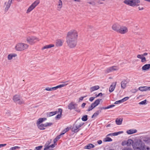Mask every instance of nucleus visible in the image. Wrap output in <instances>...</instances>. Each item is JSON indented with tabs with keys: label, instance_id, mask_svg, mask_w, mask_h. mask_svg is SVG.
Instances as JSON below:
<instances>
[{
	"label": "nucleus",
	"instance_id": "2eb2a0df",
	"mask_svg": "<svg viewBox=\"0 0 150 150\" xmlns=\"http://www.w3.org/2000/svg\"><path fill=\"white\" fill-rule=\"evenodd\" d=\"M137 130L136 129H130L127 130V133L128 134H131L137 132Z\"/></svg>",
	"mask_w": 150,
	"mask_h": 150
},
{
	"label": "nucleus",
	"instance_id": "79ce46f5",
	"mask_svg": "<svg viewBox=\"0 0 150 150\" xmlns=\"http://www.w3.org/2000/svg\"><path fill=\"white\" fill-rule=\"evenodd\" d=\"M94 108L91 104V106L89 107L88 109L87 110V111H90L91 110L93 109H94Z\"/></svg>",
	"mask_w": 150,
	"mask_h": 150
},
{
	"label": "nucleus",
	"instance_id": "c03bdc74",
	"mask_svg": "<svg viewBox=\"0 0 150 150\" xmlns=\"http://www.w3.org/2000/svg\"><path fill=\"white\" fill-rule=\"evenodd\" d=\"M99 115L98 113V112L96 111L92 116L91 118H94L95 117H96L97 115Z\"/></svg>",
	"mask_w": 150,
	"mask_h": 150
},
{
	"label": "nucleus",
	"instance_id": "f8f14e48",
	"mask_svg": "<svg viewBox=\"0 0 150 150\" xmlns=\"http://www.w3.org/2000/svg\"><path fill=\"white\" fill-rule=\"evenodd\" d=\"M64 41L60 39H58L56 41V45L57 46H61L64 43Z\"/></svg>",
	"mask_w": 150,
	"mask_h": 150
},
{
	"label": "nucleus",
	"instance_id": "9d476101",
	"mask_svg": "<svg viewBox=\"0 0 150 150\" xmlns=\"http://www.w3.org/2000/svg\"><path fill=\"white\" fill-rule=\"evenodd\" d=\"M120 27V25L119 24L115 23L112 26V29L113 30L118 33Z\"/></svg>",
	"mask_w": 150,
	"mask_h": 150
},
{
	"label": "nucleus",
	"instance_id": "f704fd0d",
	"mask_svg": "<svg viewBox=\"0 0 150 150\" xmlns=\"http://www.w3.org/2000/svg\"><path fill=\"white\" fill-rule=\"evenodd\" d=\"M60 112L61 113H62V110L61 108H59L58 109V110H57L54 111V112L55 113V115L57 113L60 114Z\"/></svg>",
	"mask_w": 150,
	"mask_h": 150
},
{
	"label": "nucleus",
	"instance_id": "2f4dec72",
	"mask_svg": "<svg viewBox=\"0 0 150 150\" xmlns=\"http://www.w3.org/2000/svg\"><path fill=\"white\" fill-rule=\"evenodd\" d=\"M101 100V99H98L95 100L93 103L97 106L100 104V102Z\"/></svg>",
	"mask_w": 150,
	"mask_h": 150
},
{
	"label": "nucleus",
	"instance_id": "6e6552de",
	"mask_svg": "<svg viewBox=\"0 0 150 150\" xmlns=\"http://www.w3.org/2000/svg\"><path fill=\"white\" fill-rule=\"evenodd\" d=\"M128 32L127 28L125 26H121L118 33L121 34H124Z\"/></svg>",
	"mask_w": 150,
	"mask_h": 150
},
{
	"label": "nucleus",
	"instance_id": "a878e982",
	"mask_svg": "<svg viewBox=\"0 0 150 150\" xmlns=\"http://www.w3.org/2000/svg\"><path fill=\"white\" fill-rule=\"evenodd\" d=\"M62 2L61 0H59L58 1V10L59 11L62 6Z\"/></svg>",
	"mask_w": 150,
	"mask_h": 150
},
{
	"label": "nucleus",
	"instance_id": "e433bc0d",
	"mask_svg": "<svg viewBox=\"0 0 150 150\" xmlns=\"http://www.w3.org/2000/svg\"><path fill=\"white\" fill-rule=\"evenodd\" d=\"M67 85V84H62L58 85L56 86L57 89L59 88H60L62 87H63L65 86L66 85Z\"/></svg>",
	"mask_w": 150,
	"mask_h": 150
},
{
	"label": "nucleus",
	"instance_id": "338daca9",
	"mask_svg": "<svg viewBox=\"0 0 150 150\" xmlns=\"http://www.w3.org/2000/svg\"><path fill=\"white\" fill-rule=\"evenodd\" d=\"M86 105V103H83L81 105V107L83 108L85 106V105Z\"/></svg>",
	"mask_w": 150,
	"mask_h": 150
},
{
	"label": "nucleus",
	"instance_id": "a19ab883",
	"mask_svg": "<svg viewBox=\"0 0 150 150\" xmlns=\"http://www.w3.org/2000/svg\"><path fill=\"white\" fill-rule=\"evenodd\" d=\"M42 146H40L35 148L34 150H41V149L42 148Z\"/></svg>",
	"mask_w": 150,
	"mask_h": 150
},
{
	"label": "nucleus",
	"instance_id": "c85d7f7f",
	"mask_svg": "<svg viewBox=\"0 0 150 150\" xmlns=\"http://www.w3.org/2000/svg\"><path fill=\"white\" fill-rule=\"evenodd\" d=\"M88 116L87 115H84L82 117L81 120L83 121H86L88 119Z\"/></svg>",
	"mask_w": 150,
	"mask_h": 150
},
{
	"label": "nucleus",
	"instance_id": "09e8293b",
	"mask_svg": "<svg viewBox=\"0 0 150 150\" xmlns=\"http://www.w3.org/2000/svg\"><path fill=\"white\" fill-rule=\"evenodd\" d=\"M48 146L49 149H51V150L55 146V144H52V145H51L50 146Z\"/></svg>",
	"mask_w": 150,
	"mask_h": 150
},
{
	"label": "nucleus",
	"instance_id": "bb28decb",
	"mask_svg": "<svg viewBox=\"0 0 150 150\" xmlns=\"http://www.w3.org/2000/svg\"><path fill=\"white\" fill-rule=\"evenodd\" d=\"M112 139L109 137H107L104 139L103 141L105 142H110L112 141Z\"/></svg>",
	"mask_w": 150,
	"mask_h": 150
},
{
	"label": "nucleus",
	"instance_id": "39448f33",
	"mask_svg": "<svg viewBox=\"0 0 150 150\" xmlns=\"http://www.w3.org/2000/svg\"><path fill=\"white\" fill-rule=\"evenodd\" d=\"M39 40V39L35 36H29L27 38V42L31 45L35 43Z\"/></svg>",
	"mask_w": 150,
	"mask_h": 150
},
{
	"label": "nucleus",
	"instance_id": "6ab92c4d",
	"mask_svg": "<svg viewBox=\"0 0 150 150\" xmlns=\"http://www.w3.org/2000/svg\"><path fill=\"white\" fill-rule=\"evenodd\" d=\"M100 88L98 86H93L90 88V91L91 92L99 89Z\"/></svg>",
	"mask_w": 150,
	"mask_h": 150
},
{
	"label": "nucleus",
	"instance_id": "f03ea898",
	"mask_svg": "<svg viewBox=\"0 0 150 150\" xmlns=\"http://www.w3.org/2000/svg\"><path fill=\"white\" fill-rule=\"evenodd\" d=\"M132 146L134 150H150V148L148 147L145 149V144L141 140L135 142L133 144Z\"/></svg>",
	"mask_w": 150,
	"mask_h": 150
},
{
	"label": "nucleus",
	"instance_id": "f3484780",
	"mask_svg": "<svg viewBox=\"0 0 150 150\" xmlns=\"http://www.w3.org/2000/svg\"><path fill=\"white\" fill-rule=\"evenodd\" d=\"M137 57L141 59L142 62H144L146 61L145 57L142 54H138L137 56Z\"/></svg>",
	"mask_w": 150,
	"mask_h": 150
},
{
	"label": "nucleus",
	"instance_id": "ea45409f",
	"mask_svg": "<svg viewBox=\"0 0 150 150\" xmlns=\"http://www.w3.org/2000/svg\"><path fill=\"white\" fill-rule=\"evenodd\" d=\"M24 47H15L16 50L17 51H21L25 49Z\"/></svg>",
	"mask_w": 150,
	"mask_h": 150
},
{
	"label": "nucleus",
	"instance_id": "c756f323",
	"mask_svg": "<svg viewBox=\"0 0 150 150\" xmlns=\"http://www.w3.org/2000/svg\"><path fill=\"white\" fill-rule=\"evenodd\" d=\"M47 115L48 117H50L52 116L55 115L54 112V111H52L47 113Z\"/></svg>",
	"mask_w": 150,
	"mask_h": 150
},
{
	"label": "nucleus",
	"instance_id": "a211bd4d",
	"mask_svg": "<svg viewBox=\"0 0 150 150\" xmlns=\"http://www.w3.org/2000/svg\"><path fill=\"white\" fill-rule=\"evenodd\" d=\"M122 118H117L115 120V122L117 125H120L122 124Z\"/></svg>",
	"mask_w": 150,
	"mask_h": 150
},
{
	"label": "nucleus",
	"instance_id": "f257e3e1",
	"mask_svg": "<svg viewBox=\"0 0 150 150\" xmlns=\"http://www.w3.org/2000/svg\"><path fill=\"white\" fill-rule=\"evenodd\" d=\"M78 36L76 31L72 30L67 33L66 37L67 42L70 47H75L76 45V38Z\"/></svg>",
	"mask_w": 150,
	"mask_h": 150
},
{
	"label": "nucleus",
	"instance_id": "aec40b11",
	"mask_svg": "<svg viewBox=\"0 0 150 150\" xmlns=\"http://www.w3.org/2000/svg\"><path fill=\"white\" fill-rule=\"evenodd\" d=\"M150 68V64H147L144 65L142 68V69L143 70H146Z\"/></svg>",
	"mask_w": 150,
	"mask_h": 150
},
{
	"label": "nucleus",
	"instance_id": "cd10ccee",
	"mask_svg": "<svg viewBox=\"0 0 150 150\" xmlns=\"http://www.w3.org/2000/svg\"><path fill=\"white\" fill-rule=\"evenodd\" d=\"M133 143V141L131 139H129L127 142V146H130L131 144L132 145H133V144H132V143Z\"/></svg>",
	"mask_w": 150,
	"mask_h": 150
},
{
	"label": "nucleus",
	"instance_id": "5701e85b",
	"mask_svg": "<svg viewBox=\"0 0 150 150\" xmlns=\"http://www.w3.org/2000/svg\"><path fill=\"white\" fill-rule=\"evenodd\" d=\"M37 125L38 128L40 130H43L45 129V127L44 125V124H38Z\"/></svg>",
	"mask_w": 150,
	"mask_h": 150
},
{
	"label": "nucleus",
	"instance_id": "7c9ffc66",
	"mask_svg": "<svg viewBox=\"0 0 150 150\" xmlns=\"http://www.w3.org/2000/svg\"><path fill=\"white\" fill-rule=\"evenodd\" d=\"M101 100V99H98L95 100L93 103L97 106L100 104V102Z\"/></svg>",
	"mask_w": 150,
	"mask_h": 150
},
{
	"label": "nucleus",
	"instance_id": "864d4df0",
	"mask_svg": "<svg viewBox=\"0 0 150 150\" xmlns=\"http://www.w3.org/2000/svg\"><path fill=\"white\" fill-rule=\"evenodd\" d=\"M51 91L56 90L57 89L56 86L55 87L51 88Z\"/></svg>",
	"mask_w": 150,
	"mask_h": 150
},
{
	"label": "nucleus",
	"instance_id": "1a4fd4ad",
	"mask_svg": "<svg viewBox=\"0 0 150 150\" xmlns=\"http://www.w3.org/2000/svg\"><path fill=\"white\" fill-rule=\"evenodd\" d=\"M117 69V66H112L107 69L106 70V72L107 73H109L111 72L116 71Z\"/></svg>",
	"mask_w": 150,
	"mask_h": 150
},
{
	"label": "nucleus",
	"instance_id": "5fc2aeb1",
	"mask_svg": "<svg viewBox=\"0 0 150 150\" xmlns=\"http://www.w3.org/2000/svg\"><path fill=\"white\" fill-rule=\"evenodd\" d=\"M44 150H51V149H50L48 146H46L44 149Z\"/></svg>",
	"mask_w": 150,
	"mask_h": 150
},
{
	"label": "nucleus",
	"instance_id": "ddd939ff",
	"mask_svg": "<svg viewBox=\"0 0 150 150\" xmlns=\"http://www.w3.org/2000/svg\"><path fill=\"white\" fill-rule=\"evenodd\" d=\"M128 83V81L127 80H123L121 82V87L122 88L124 89L126 86V85Z\"/></svg>",
	"mask_w": 150,
	"mask_h": 150
},
{
	"label": "nucleus",
	"instance_id": "4be33fe9",
	"mask_svg": "<svg viewBox=\"0 0 150 150\" xmlns=\"http://www.w3.org/2000/svg\"><path fill=\"white\" fill-rule=\"evenodd\" d=\"M95 147V146L91 144H89L85 146L84 148L87 149H90L91 148H93Z\"/></svg>",
	"mask_w": 150,
	"mask_h": 150
},
{
	"label": "nucleus",
	"instance_id": "72a5a7b5",
	"mask_svg": "<svg viewBox=\"0 0 150 150\" xmlns=\"http://www.w3.org/2000/svg\"><path fill=\"white\" fill-rule=\"evenodd\" d=\"M123 133V132L122 131H121L113 133L112 134H113V136H116L118 135L119 134Z\"/></svg>",
	"mask_w": 150,
	"mask_h": 150
},
{
	"label": "nucleus",
	"instance_id": "603ef678",
	"mask_svg": "<svg viewBox=\"0 0 150 150\" xmlns=\"http://www.w3.org/2000/svg\"><path fill=\"white\" fill-rule=\"evenodd\" d=\"M103 95V94L101 93H99L98 94L96 95V97H97L99 96H102Z\"/></svg>",
	"mask_w": 150,
	"mask_h": 150
},
{
	"label": "nucleus",
	"instance_id": "13d9d810",
	"mask_svg": "<svg viewBox=\"0 0 150 150\" xmlns=\"http://www.w3.org/2000/svg\"><path fill=\"white\" fill-rule=\"evenodd\" d=\"M66 132V131H65V130H64L62 132H61L60 134V135H64L65 133Z\"/></svg>",
	"mask_w": 150,
	"mask_h": 150
},
{
	"label": "nucleus",
	"instance_id": "393cba45",
	"mask_svg": "<svg viewBox=\"0 0 150 150\" xmlns=\"http://www.w3.org/2000/svg\"><path fill=\"white\" fill-rule=\"evenodd\" d=\"M35 7L32 4L28 8L27 11L26 13H28L32 11L34 8Z\"/></svg>",
	"mask_w": 150,
	"mask_h": 150
},
{
	"label": "nucleus",
	"instance_id": "bf43d9fd",
	"mask_svg": "<svg viewBox=\"0 0 150 150\" xmlns=\"http://www.w3.org/2000/svg\"><path fill=\"white\" fill-rule=\"evenodd\" d=\"M83 96H81V97L79 98V102H81V101H82L83 100Z\"/></svg>",
	"mask_w": 150,
	"mask_h": 150
},
{
	"label": "nucleus",
	"instance_id": "0e129e2a",
	"mask_svg": "<svg viewBox=\"0 0 150 150\" xmlns=\"http://www.w3.org/2000/svg\"><path fill=\"white\" fill-rule=\"evenodd\" d=\"M6 144H0V147L1 148L5 146L6 145Z\"/></svg>",
	"mask_w": 150,
	"mask_h": 150
},
{
	"label": "nucleus",
	"instance_id": "774afa93",
	"mask_svg": "<svg viewBox=\"0 0 150 150\" xmlns=\"http://www.w3.org/2000/svg\"><path fill=\"white\" fill-rule=\"evenodd\" d=\"M91 105H93V107L94 108L97 106L95 104H94V103H92L91 104Z\"/></svg>",
	"mask_w": 150,
	"mask_h": 150
},
{
	"label": "nucleus",
	"instance_id": "69168bd1",
	"mask_svg": "<svg viewBox=\"0 0 150 150\" xmlns=\"http://www.w3.org/2000/svg\"><path fill=\"white\" fill-rule=\"evenodd\" d=\"M99 108L102 110L103 109H107V107H101Z\"/></svg>",
	"mask_w": 150,
	"mask_h": 150
},
{
	"label": "nucleus",
	"instance_id": "de8ad7c7",
	"mask_svg": "<svg viewBox=\"0 0 150 150\" xmlns=\"http://www.w3.org/2000/svg\"><path fill=\"white\" fill-rule=\"evenodd\" d=\"M10 6L11 5H10L8 4H7L6 7L5 8V11H7L8 10Z\"/></svg>",
	"mask_w": 150,
	"mask_h": 150
},
{
	"label": "nucleus",
	"instance_id": "052dcab7",
	"mask_svg": "<svg viewBox=\"0 0 150 150\" xmlns=\"http://www.w3.org/2000/svg\"><path fill=\"white\" fill-rule=\"evenodd\" d=\"M102 141L101 140H98L97 141V142L99 144H100L102 143Z\"/></svg>",
	"mask_w": 150,
	"mask_h": 150
},
{
	"label": "nucleus",
	"instance_id": "423d86ee",
	"mask_svg": "<svg viewBox=\"0 0 150 150\" xmlns=\"http://www.w3.org/2000/svg\"><path fill=\"white\" fill-rule=\"evenodd\" d=\"M13 100L16 103L21 104L23 103V101L20 96L17 95H15L13 97Z\"/></svg>",
	"mask_w": 150,
	"mask_h": 150
},
{
	"label": "nucleus",
	"instance_id": "4c0bfd02",
	"mask_svg": "<svg viewBox=\"0 0 150 150\" xmlns=\"http://www.w3.org/2000/svg\"><path fill=\"white\" fill-rule=\"evenodd\" d=\"M52 124V123L51 122H46L44 124V126L45 127L48 126H50Z\"/></svg>",
	"mask_w": 150,
	"mask_h": 150
},
{
	"label": "nucleus",
	"instance_id": "680f3d73",
	"mask_svg": "<svg viewBox=\"0 0 150 150\" xmlns=\"http://www.w3.org/2000/svg\"><path fill=\"white\" fill-rule=\"evenodd\" d=\"M45 90L48 91H51V88L49 87H47L45 89Z\"/></svg>",
	"mask_w": 150,
	"mask_h": 150
},
{
	"label": "nucleus",
	"instance_id": "b1692460",
	"mask_svg": "<svg viewBox=\"0 0 150 150\" xmlns=\"http://www.w3.org/2000/svg\"><path fill=\"white\" fill-rule=\"evenodd\" d=\"M17 55L16 54H9L8 56V60H11L13 57H15Z\"/></svg>",
	"mask_w": 150,
	"mask_h": 150
},
{
	"label": "nucleus",
	"instance_id": "20e7f679",
	"mask_svg": "<svg viewBox=\"0 0 150 150\" xmlns=\"http://www.w3.org/2000/svg\"><path fill=\"white\" fill-rule=\"evenodd\" d=\"M79 120H80V118L76 120L75 124L74 125L72 128V131H74L75 132H78L79 130V128L82 126L84 124V123L82 122H81L79 124H76Z\"/></svg>",
	"mask_w": 150,
	"mask_h": 150
},
{
	"label": "nucleus",
	"instance_id": "412c9836",
	"mask_svg": "<svg viewBox=\"0 0 150 150\" xmlns=\"http://www.w3.org/2000/svg\"><path fill=\"white\" fill-rule=\"evenodd\" d=\"M28 46L27 44L20 43L17 44L15 47H28Z\"/></svg>",
	"mask_w": 150,
	"mask_h": 150
},
{
	"label": "nucleus",
	"instance_id": "4468645a",
	"mask_svg": "<svg viewBox=\"0 0 150 150\" xmlns=\"http://www.w3.org/2000/svg\"><path fill=\"white\" fill-rule=\"evenodd\" d=\"M116 82H113L109 88V91L110 92H112L114 91L116 85Z\"/></svg>",
	"mask_w": 150,
	"mask_h": 150
},
{
	"label": "nucleus",
	"instance_id": "49530a36",
	"mask_svg": "<svg viewBox=\"0 0 150 150\" xmlns=\"http://www.w3.org/2000/svg\"><path fill=\"white\" fill-rule=\"evenodd\" d=\"M122 100H119L117 101H115V103H114V104H120L122 103Z\"/></svg>",
	"mask_w": 150,
	"mask_h": 150
},
{
	"label": "nucleus",
	"instance_id": "7ed1b4c3",
	"mask_svg": "<svg viewBox=\"0 0 150 150\" xmlns=\"http://www.w3.org/2000/svg\"><path fill=\"white\" fill-rule=\"evenodd\" d=\"M140 2L139 0H125L124 1L125 4L132 6H138V4Z\"/></svg>",
	"mask_w": 150,
	"mask_h": 150
},
{
	"label": "nucleus",
	"instance_id": "473e14b6",
	"mask_svg": "<svg viewBox=\"0 0 150 150\" xmlns=\"http://www.w3.org/2000/svg\"><path fill=\"white\" fill-rule=\"evenodd\" d=\"M39 3V0H36L32 4L35 7Z\"/></svg>",
	"mask_w": 150,
	"mask_h": 150
},
{
	"label": "nucleus",
	"instance_id": "dca6fc26",
	"mask_svg": "<svg viewBox=\"0 0 150 150\" xmlns=\"http://www.w3.org/2000/svg\"><path fill=\"white\" fill-rule=\"evenodd\" d=\"M46 120L47 118L45 117L39 118L37 121L36 124H40L41 123Z\"/></svg>",
	"mask_w": 150,
	"mask_h": 150
},
{
	"label": "nucleus",
	"instance_id": "8fccbe9b",
	"mask_svg": "<svg viewBox=\"0 0 150 150\" xmlns=\"http://www.w3.org/2000/svg\"><path fill=\"white\" fill-rule=\"evenodd\" d=\"M54 45L53 44H50L49 45H46L44 46V47H54Z\"/></svg>",
	"mask_w": 150,
	"mask_h": 150
},
{
	"label": "nucleus",
	"instance_id": "a18cd8bd",
	"mask_svg": "<svg viewBox=\"0 0 150 150\" xmlns=\"http://www.w3.org/2000/svg\"><path fill=\"white\" fill-rule=\"evenodd\" d=\"M129 99V97H126L124 98H122L121 99L122 102H123L127 100H128Z\"/></svg>",
	"mask_w": 150,
	"mask_h": 150
},
{
	"label": "nucleus",
	"instance_id": "e2e57ef3",
	"mask_svg": "<svg viewBox=\"0 0 150 150\" xmlns=\"http://www.w3.org/2000/svg\"><path fill=\"white\" fill-rule=\"evenodd\" d=\"M138 9L139 10L141 11V10H143L144 9V8L143 7H141L139 6L138 7Z\"/></svg>",
	"mask_w": 150,
	"mask_h": 150
},
{
	"label": "nucleus",
	"instance_id": "9b49d317",
	"mask_svg": "<svg viewBox=\"0 0 150 150\" xmlns=\"http://www.w3.org/2000/svg\"><path fill=\"white\" fill-rule=\"evenodd\" d=\"M139 90L142 91L150 90V86H141L139 88Z\"/></svg>",
	"mask_w": 150,
	"mask_h": 150
},
{
	"label": "nucleus",
	"instance_id": "3c124183",
	"mask_svg": "<svg viewBox=\"0 0 150 150\" xmlns=\"http://www.w3.org/2000/svg\"><path fill=\"white\" fill-rule=\"evenodd\" d=\"M95 98L96 97H91L89 98V100L90 101L92 102V101H93V100H94Z\"/></svg>",
	"mask_w": 150,
	"mask_h": 150
},
{
	"label": "nucleus",
	"instance_id": "4d7b16f0",
	"mask_svg": "<svg viewBox=\"0 0 150 150\" xmlns=\"http://www.w3.org/2000/svg\"><path fill=\"white\" fill-rule=\"evenodd\" d=\"M61 135H60V134L59 135L57 136L55 138L58 140L59 139H60V137Z\"/></svg>",
	"mask_w": 150,
	"mask_h": 150
},
{
	"label": "nucleus",
	"instance_id": "58836bf2",
	"mask_svg": "<svg viewBox=\"0 0 150 150\" xmlns=\"http://www.w3.org/2000/svg\"><path fill=\"white\" fill-rule=\"evenodd\" d=\"M62 115V113H61V112H60V114H59L55 117V119L56 120L59 119L61 117Z\"/></svg>",
	"mask_w": 150,
	"mask_h": 150
},
{
	"label": "nucleus",
	"instance_id": "c9c22d12",
	"mask_svg": "<svg viewBox=\"0 0 150 150\" xmlns=\"http://www.w3.org/2000/svg\"><path fill=\"white\" fill-rule=\"evenodd\" d=\"M20 147L19 146H15L11 148L10 149V150H16L20 149Z\"/></svg>",
	"mask_w": 150,
	"mask_h": 150
},
{
	"label": "nucleus",
	"instance_id": "0eeeda50",
	"mask_svg": "<svg viewBox=\"0 0 150 150\" xmlns=\"http://www.w3.org/2000/svg\"><path fill=\"white\" fill-rule=\"evenodd\" d=\"M78 107V104L76 103H73L72 102L70 103L68 105L69 109L71 110L74 109L76 111H77L78 112H80V110H77L76 109Z\"/></svg>",
	"mask_w": 150,
	"mask_h": 150
},
{
	"label": "nucleus",
	"instance_id": "6e6d98bb",
	"mask_svg": "<svg viewBox=\"0 0 150 150\" xmlns=\"http://www.w3.org/2000/svg\"><path fill=\"white\" fill-rule=\"evenodd\" d=\"M122 150H132V149L131 148H125L122 149Z\"/></svg>",
	"mask_w": 150,
	"mask_h": 150
},
{
	"label": "nucleus",
	"instance_id": "37998d69",
	"mask_svg": "<svg viewBox=\"0 0 150 150\" xmlns=\"http://www.w3.org/2000/svg\"><path fill=\"white\" fill-rule=\"evenodd\" d=\"M146 100H145L143 101H142L140 103H139V104L140 105H145L146 104Z\"/></svg>",
	"mask_w": 150,
	"mask_h": 150
}]
</instances>
